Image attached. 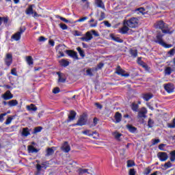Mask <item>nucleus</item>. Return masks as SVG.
<instances>
[{
    "label": "nucleus",
    "instance_id": "nucleus-1",
    "mask_svg": "<svg viewBox=\"0 0 175 175\" xmlns=\"http://www.w3.org/2000/svg\"><path fill=\"white\" fill-rule=\"evenodd\" d=\"M165 33H162V31H157V36H156V40H154L155 43H158V44H160V46H162L163 47H165V49H170L172 47V44H167L166 42L163 41V36Z\"/></svg>",
    "mask_w": 175,
    "mask_h": 175
},
{
    "label": "nucleus",
    "instance_id": "nucleus-2",
    "mask_svg": "<svg viewBox=\"0 0 175 175\" xmlns=\"http://www.w3.org/2000/svg\"><path fill=\"white\" fill-rule=\"evenodd\" d=\"M123 25H127L129 28H137V27H139V18L136 17H132L128 20H124Z\"/></svg>",
    "mask_w": 175,
    "mask_h": 175
},
{
    "label": "nucleus",
    "instance_id": "nucleus-3",
    "mask_svg": "<svg viewBox=\"0 0 175 175\" xmlns=\"http://www.w3.org/2000/svg\"><path fill=\"white\" fill-rule=\"evenodd\" d=\"M154 27L157 29H161L162 33H170V29H169L167 25L163 21L157 22Z\"/></svg>",
    "mask_w": 175,
    "mask_h": 175
},
{
    "label": "nucleus",
    "instance_id": "nucleus-4",
    "mask_svg": "<svg viewBox=\"0 0 175 175\" xmlns=\"http://www.w3.org/2000/svg\"><path fill=\"white\" fill-rule=\"evenodd\" d=\"M87 124V119H85V116L81 115L80 116L76 124H72V126H83Z\"/></svg>",
    "mask_w": 175,
    "mask_h": 175
},
{
    "label": "nucleus",
    "instance_id": "nucleus-5",
    "mask_svg": "<svg viewBox=\"0 0 175 175\" xmlns=\"http://www.w3.org/2000/svg\"><path fill=\"white\" fill-rule=\"evenodd\" d=\"M4 62L8 68L13 64V55L12 53H7L4 59Z\"/></svg>",
    "mask_w": 175,
    "mask_h": 175
},
{
    "label": "nucleus",
    "instance_id": "nucleus-6",
    "mask_svg": "<svg viewBox=\"0 0 175 175\" xmlns=\"http://www.w3.org/2000/svg\"><path fill=\"white\" fill-rule=\"evenodd\" d=\"M116 73L122 77H129V73H126V71L122 70L120 66H117Z\"/></svg>",
    "mask_w": 175,
    "mask_h": 175
},
{
    "label": "nucleus",
    "instance_id": "nucleus-7",
    "mask_svg": "<svg viewBox=\"0 0 175 175\" xmlns=\"http://www.w3.org/2000/svg\"><path fill=\"white\" fill-rule=\"evenodd\" d=\"M157 157L159 158V161H161V162H166L169 158V156L167 155V152H159L157 153Z\"/></svg>",
    "mask_w": 175,
    "mask_h": 175
},
{
    "label": "nucleus",
    "instance_id": "nucleus-8",
    "mask_svg": "<svg viewBox=\"0 0 175 175\" xmlns=\"http://www.w3.org/2000/svg\"><path fill=\"white\" fill-rule=\"evenodd\" d=\"M164 90H165L168 94H172V92H174V85H173V83H167L164 85Z\"/></svg>",
    "mask_w": 175,
    "mask_h": 175
},
{
    "label": "nucleus",
    "instance_id": "nucleus-9",
    "mask_svg": "<svg viewBox=\"0 0 175 175\" xmlns=\"http://www.w3.org/2000/svg\"><path fill=\"white\" fill-rule=\"evenodd\" d=\"M60 149L62 150V151H64V152H69V151H70V145H69V142H64Z\"/></svg>",
    "mask_w": 175,
    "mask_h": 175
},
{
    "label": "nucleus",
    "instance_id": "nucleus-10",
    "mask_svg": "<svg viewBox=\"0 0 175 175\" xmlns=\"http://www.w3.org/2000/svg\"><path fill=\"white\" fill-rule=\"evenodd\" d=\"M66 53L71 58H73L74 59H79V55H77V52L73 50H66Z\"/></svg>",
    "mask_w": 175,
    "mask_h": 175
},
{
    "label": "nucleus",
    "instance_id": "nucleus-11",
    "mask_svg": "<svg viewBox=\"0 0 175 175\" xmlns=\"http://www.w3.org/2000/svg\"><path fill=\"white\" fill-rule=\"evenodd\" d=\"M2 98L4 100H10V99H13V94L10 92V90H7L2 95Z\"/></svg>",
    "mask_w": 175,
    "mask_h": 175
},
{
    "label": "nucleus",
    "instance_id": "nucleus-12",
    "mask_svg": "<svg viewBox=\"0 0 175 175\" xmlns=\"http://www.w3.org/2000/svg\"><path fill=\"white\" fill-rule=\"evenodd\" d=\"M142 98L144 100H146V102H148L150 99H152V98H154V94L152 93H144L142 94Z\"/></svg>",
    "mask_w": 175,
    "mask_h": 175
},
{
    "label": "nucleus",
    "instance_id": "nucleus-13",
    "mask_svg": "<svg viewBox=\"0 0 175 175\" xmlns=\"http://www.w3.org/2000/svg\"><path fill=\"white\" fill-rule=\"evenodd\" d=\"M92 34L90 31H87L85 33V37L81 38V40L83 42H90L92 39Z\"/></svg>",
    "mask_w": 175,
    "mask_h": 175
},
{
    "label": "nucleus",
    "instance_id": "nucleus-14",
    "mask_svg": "<svg viewBox=\"0 0 175 175\" xmlns=\"http://www.w3.org/2000/svg\"><path fill=\"white\" fill-rule=\"evenodd\" d=\"M94 3L97 8H100V9L105 10L106 7L105 6V3H103V0H94Z\"/></svg>",
    "mask_w": 175,
    "mask_h": 175
},
{
    "label": "nucleus",
    "instance_id": "nucleus-15",
    "mask_svg": "<svg viewBox=\"0 0 175 175\" xmlns=\"http://www.w3.org/2000/svg\"><path fill=\"white\" fill-rule=\"evenodd\" d=\"M126 128H127L129 132H130V133H137V128H136L135 126H133L132 124H127L126 126Z\"/></svg>",
    "mask_w": 175,
    "mask_h": 175
},
{
    "label": "nucleus",
    "instance_id": "nucleus-16",
    "mask_svg": "<svg viewBox=\"0 0 175 175\" xmlns=\"http://www.w3.org/2000/svg\"><path fill=\"white\" fill-rule=\"evenodd\" d=\"M76 111L74 110H71L70 111V115L68 116V120H67V122H70V121H73L76 118L77 116Z\"/></svg>",
    "mask_w": 175,
    "mask_h": 175
},
{
    "label": "nucleus",
    "instance_id": "nucleus-17",
    "mask_svg": "<svg viewBox=\"0 0 175 175\" xmlns=\"http://www.w3.org/2000/svg\"><path fill=\"white\" fill-rule=\"evenodd\" d=\"M124 26L119 29L120 33H122V35H126V33H128V31H129V27H128L127 25H123Z\"/></svg>",
    "mask_w": 175,
    "mask_h": 175
},
{
    "label": "nucleus",
    "instance_id": "nucleus-18",
    "mask_svg": "<svg viewBox=\"0 0 175 175\" xmlns=\"http://www.w3.org/2000/svg\"><path fill=\"white\" fill-rule=\"evenodd\" d=\"M110 38L114 42L117 43H124V40L121 39L120 37L115 36L113 33L110 35Z\"/></svg>",
    "mask_w": 175,
    "mask_h": 175
},
{
    "label": "nucleus",
    "instance_id": "nucleus-19",
    "mask_svg": "<svg viewBox=\"0 0 175 175\" xmlns=\"http://www.w3.org/2000/svg\"><path fill=\"white\" fill-rule=\"evenodd\" d=\"M137 63L140 66H142V68H144V69L148 68V66L147 65V64H146V62H144L143 60H142V57L137 58Z\"/></svg>",
    "mask_w": 175,
    "mask_h": 175
},
{
    "label": "nucleus",
    "instance_id": "nucleus-20",
    "mask_svg": "<svg viewBox=\"0 0 175 175\" xmlns=\"http://www.w3.org/2000/svg\"><path fill=\"white\" fill-rule=\"evenodd\" d=\"M27 150L29 154H33V152H39V150L35 148V146L30 145L27 146Z\"/></svg>",
    "mask_w": 175,
    "mask_h": 175
},
{
    "label": "nucleus",
    "instance_id": "nucleus-21",
    "mask_svg": "<svg viewBox=\"0 0 175 175\" xmlns=\"http://www.w3.org/2000/svg\"><path fill=\"white\" fill-rule=\"evenodd\" d=\"M115 120L116 124H118V122H121V120H122V115L120 112H116L115 114Z\"/></svg>",
    "mask_w": 175,
    "mask_h": 175
},
{
    "label": "nucleus",
    "instance_id": "nucleus-22",
    "mask_svg": "<svg viewBox=\"0 0 175 175\" xmlns=\"http://www.w3.org/2000/svg\"><path fill=\"white\" fill-rule=\"evenodd\" d=\"M57 75H58V83H65L66 81V78L62 77L64 76V74L61 73L60 72H57Z\"/></svg>",
    "mask_w": 175,
    "mask_h": 175
},
{
    "label": "nucleus",
    "instance_id": "nucleus-23",
    "mask_svg": "<svg viewBox=\"0 0 175 175\" xmlns=\"http://www.w3.org/2000/svg\"><path fill=\"white\" fill-rule=\"evenodd\" d=\"M60 66H64V68H66V66H69V62L65 59H62L59 61Z\"/></svg>",
    "mask_w": 175,
    "mask_h": 175
},
{
    "label": "nucleus",
    "instance_id": "nucleus-24",
    "mask_svg": "<svg viewBox=\"0 0 175 175\" xmlns=\"http://www.w3.org/2000/svg\"><path fill=\"white\" fill-rule=\"evenodd\" d=\"M22 135L23 136H25V137H27V136H29V135H31V133L29 132V129L28 127L23 128Z\"/></svg>",
    "mask_w": 175,
    "mask_h": 175
},
{
    "label": "nucleus",
    "instance_id": "nucleus-25",
    "mask_svg": "<svg viewBox=\"0 0 175 175\" xmlns=\"http://www.w3.org/2000/svg\"><path fill=\"white\" fill-rule=\"evenodd\" d=\"M8 105L10 107H14V106L18 105V101H17V100H11L8 102Z\"/></svg>",
    "mask_w": 175,
    "mask_h": 175
},
{
    "label": "nucleus",
    "instance_id": "nucleus-26",
    "mask_svg": "<svg viewBox=\"0 0 175 175\" xmlns=\"http://www.w3.org/2000/svg\"><path fill=\"white\" fill-rule=\"evenodd\" d=\"M11 39H14L16 42H18V40L21 39V36L20 35V33L16 32L15 34L12 36Z\"/></svg>",
    "mask_w": 175,
    "mask_h": 175
},
{
    "label": "nucleus",
    "instance_id": "nucleus-27",
    "mask_svg": "<svg viewBox=\"0 0 175 175\" xmlns=\"http://www.w3.org/2000/svg\"><path fill=\"white\" fill-rule=\"evenodd\" d=\"M77 173L79 175L85 174V173H88V174H90V172H88V169H83V168H79L77 170Z\"/></svg>",
    "mask_w": 175,
    "mask_h": 175
},
{
    "label": "nucleus",
    "instance_id": "nucleus-28",
    "mask_svg": "<svg viewBox=\"0 0 175 175\" xmlns=\"http://www.w3.org/2000/svg\"><path fill=\"white\" fill-rule=\"evenodd\" d=\"M54 148H55V147L48 148L46 149V157H50V156L53 155L54 154Z\"/></svg>",
    "mask_w": 175,
    "mask_h": 175
},
{
    "label": "nucleus",
    "instance_id": "nucleus-29",
    "mask_svg": "<svg viewBox=\"0 0 175 175\" xmlns=\"http://www.w3.org/2000/svg\"><path fill=\"white\" fill-rule=\"evenodd\" d=\"M27 110H29V111H36V110H38V107H36L35 105H33V104L27 105Z\"/></svg>",
    "mask_w": 175,
    "mask_h": 175
},
{
    "label": "nucleus",
    "instance_id": "nucleus-30",
    "mask_svg": "<svg viewBox=\"0 0 175 175\" xmlns=\"http://www.w3.org/2000/svg\"><path fill=\"white\" fill-rule=\"evenodd\" d=\"M25 13L27 15L33 14V8L32 5H30L29 8H27Z\"/></svg>",
    "mask_w": 175,
    "mask_h": 175
},
{
    "label": "nucleus",
    "instance_id": "nucleus-31",
    "mask_svg": "<svg viewBox=\"0 0 175 175\" xmlns=\"http://www.w3.org/2000/svg\"><path fill=\"white\" fill-rule=\"evenodd\" d=\"M2 21L4 24H8V23H9V17H1L0 16V26L2 25Z\"/></svg>",
    "mask_w": 175,
    "mask_h": 175
},
{
    "label": "nucleus",
    "instance_id": "nucleus-32",
    "mask_svg": "<svg viewBox=\"0 0 175 175\" xmlns=\"http://www.w3.org/2000/svg\"><path fill=\"white\" fill-rule=\"evenodd\" d=\"M129 53L131 54V57H133V58H136V57H137V49H131L129 50Z\"/></svg>",
    "mask_w": 175,
    "mask_h": 175
},
{
    "label": "nucleus",
    "instance_id": "nucleus-33",
    "mask_svg": "<svg viewBox=\"0 0 175 175\" xmlns=\"http://www.w3.org/2000/svg\"><path fill=\"white\" fill-rule=\"evenodd\" d=\"M131 110H133V111H138L139 110V105L136 104V103H133L131 105Z\"/></svg>",
    "mask_w": 175,
    "mask_h": 175
},
{
    "label": "nucleus",
    "instance_id": "nucleus-34",
    "mask_svg": "<svg viewBox=\"0 0 175 175\" xmlns=\"http://www.w3.org/2000/svg\"><path fill=\"white\" fill-rule=\"evenodd\" d=\"M112 135L116 140H118V142L121 141L120 137H121V136H122V134H121L118 132H114V133H112Z\"/></svg>",
    "mask_w": 175,
    "mask_h": 175
},
{
    "label": "nucleus",
    "instance_id": "nucleus-35",
    "mask_svg": "<svg viewBox=\"0 0 175 175\" xmlns=\"http://www.w3.org/2000/svg\"><path fill=\"white\" fill-rule=\"evenodd\" d=\"M170 162H175V150L170 152Z\"/></svg>",
    "mask_w": 175,
    "mask_h": 175
},
{
    "label": "nucleus",
    "instance_id": "nucleus-36",
    "mask_svg": "<svg viewBox=\"0 0 175 175\" xmlns=\"http://www.w3.org/2000/svg\"><path fill=\"white\" fill-rule=\"evenodd\" d=\"M147 111H140L138 112V118H146V114Z\"/></svg>",
    "mask_w": 175,
    "mask_h": 175
},
{
    "label": "nucleus",
    "instance_id": "nucleus-37",
    "mask_svg": "<svg viewBox=\"0 0 175 175\" xmlns=\"http://www.w3.org/2000/svg\"><path fill=\"white\" fill-rule=\"evenodd\" d=\"M42 129H43V127L42 126L35 127L33 131V135H36V133H39V132H42Z\"/></svg>",
    "mask_w": 175,
    "mask_h": 175
},
{
    "label": "nucleus",
    "instance_id": "nucleus-38",
    "mask_svg": "<svg viewBox=\"0 0 175 175\" xmlns=\"http://www.w3.org/2000/svg\"><path fill=\"white\" fill-rule=\"evenodd\" d=\"M77 50L78 51L79 55H81L82 58H84L85 57V53H84V51L82 50L80 46H78L77 48Z\"/></svg>",
    "mask_w": 175,
    "mask_h": 175
},
{
    "label": "nucleus",
    "instance_id": "nucleus-39",
    "mask_svg": "<svg viewBox=\"0 0 175 175\" xmlns=\"http://www.w3.org/2000/svg\"><path fill=\"white\" fill-rule=\"evenodd\" d=\"M165 75H167V76H170V75H172V72H173V70H172L171 67H167L165 69Z\"/></svg>",
    "mask_w": 175,
    "mask_h": 175
},
{
    "label": "nucleus",
    "instance_id": "nucleus-40",
    "mask_svg": "<svg viewBox=\"0 0 175 175\" xmlns=\"http://www.w3.org/2000/svg\"><path fill=\"white\" fill-rule=\"evenodd\" d=\"M27 62L29 66L33 65V59H32V56H28L27 57Z\"/></svg>",
    "mask_w": 175,
    "mask_h": 175
},
{
    "label": "nucleus",
    "instance_id": "nucleus-41",
    "mask_svg": "<svg viewBox=\"0 0 175 175\" xmlns=\"http://www.w3.org/2000/svg\"><path fill=\"white\" fill-rule=\"evenodd\" d=\"M138 12H139V13H141V14H147V13H148V11L146 12V9L144 8H139L137 9Z\"/></svg>",
    "mask_w": 175,
    "mask_h": 175
},
{
    "label": "nucleus",
    "instance_id": "nucleus-42",
    "mask_svg": "<svg viewBox=\"0 0 175 175\" xmlns=\"http://www.w3.org/2000/svg\"><path fill=\"white\" fill-rule=\"evenodd\" d=\"M154 122L152 120V119L149 118L148 121V128H152L154 126Z\"/></svg>",
    "mask_w": 175,
    "mask_h": 175
},
{
    "label": "nucleus",
    "instance_id": "nucleus-43",
    "mask_svg": "<svg viewBox=\"0 0 175 175\" xmlns=\"http://www.w3.org/2000/svg\"><path fill=\"white\" fill-rule=\"evenodd\" d=\"M135 161L132 160L127 161V167H132L133 166H135Z\"/></svg>",
    "mask_w": 175,
    "mask_h": 175
},
{
    "label": "nucleus",
    "instance_id": "nucleus-44",
    "mask_svg": "<svg viewBox=\"0 0 175 175\" xmlns=\"http://www.w3.org/2000/svg\"><path fill=\"white\" fill-rule=\"evenodd\" d=\"M41 166L42 167V169H46L50 166V163L49 161H44L41 163Z\"/></svg>",
    "mask_w": 175,
    "mask_h": 175
},
{
    "label": "nucleus",
    "instance_id": "nucleus-45",
    "mask_svg": "<svg viewBox=\"0 0 175 175\" xmlns=\"http://www.w3.org/2000/svg\"><path fill=\"white\" fill-rule=\"evenodd\" d=\"M167 127L171 128V129H174L175 128V118L172 120V123H168L167 124Z\"/></svg>",
    "mask_w": 175,
    "mask_h": 175
},
{
    "label": "nucleus",
    "instance_id": "nucleus-46",
    "mask_svg": "<svg viewBox=\"0 0 175 175\" xmlns=\"http://www.w3.org/2000/svg\"><path fill=\"white\" fill-rule=\"evenodd\" d=\"M92 70H94V69L92 68H89L86 70L87 75L90 76V77H92V76H94V74H92Z\"/></svg>",
    "mask_w": 175,
    "mask_h": 175
},
{
    "label": "nucleus",
    "instance_id": "nucleus-47",
    "mask_svg": "<svg viewBox=\"0 0 175 175\" xmlns=\"http://www.w3.org/2000/svg\"><path fill=\"white\" fill-rule=\"evenodd\" d=\"M83 135H85V136H92L91 130H85L82 131Z\"/></svg>",
    "mask_w": 175,
    "mask_h": 175
},
{
    "label": "nucleus",
    "instance_id": "nucleus-48",
    "mask_svg": "<svg viewBox=\"0 0 175 175\" xmlns=\"http://www.w3.org/2000/svg\"><path fill=\"white\" fill-rule=\"evenodd\" d=\"M172 162L170 161H167L164 164L165 169H170V167H172Z\"/></svg>",
    "mask_w": 175,
    "mask_h": 175
},
{
    "label": "nucleus",
    "instance_id": "nucleus-49",
    "mask_svg": "<svg viewBox=\"0 0 175 175\" xmlns=\"http://www.w3.org/2000/svg\"><path fill=\"white\" fill-rule=\"evenodd\" d=\"M12 120H13V117L12 116L8 117L5 122V125H9V124H10Z\"/></svg>",
    "mask_w": 175,
    "mask_h": 175
},
{
    "label": "nucleus",
    "instance_id": "nucleus-50",
    "mask_svg": "<svg viewBox=\"0 0 175 175\" xmlns=\"http://www.w3.org/2000/svg\"><path fill=\"white\" fill-rule=\"evenodd\" d=\"M150 173H151V168H150V167H148L145 169L144 174L148 175L150 174Z\"/></svg>",
    "mask_w": 175,
    "mask_h": 175
},
{
    "label": "nucleus",
    "instance_id": "nucleus-51",
    "mask_svg": "<svg viewBox=\"0 0 175 175\" xmlns=\"http://www.w3.org/2000/svg\"><path fill=\"white\" fill-rule=\"evenodd\" d=\"M105 18H106V14H105V12H101L100 16V18L98 19V21H103V20H105Z\"/></svg>",
    "mask_w": 175,
    "mask_h": 175
},
{
    "label": "nucleus",
    "instance_id": "nucleus-52",
    "mask_svg": "<svg viewBox=\"0 0 175 175\" xmlns=\"http://www.w3.org/2000/svg\"><path fill=\"white\" fill-rule=\"evenodd\" d=\"M59 27L60 28H62V29H63V31L68 29V25H66V24L65 23H60Z\"/></svg>",
    "mask_w": 175,
    "mask_h": 175
},
{
    "label": "nucleus",
    "instance_id": "nucleus-53",
    "mask_svg": "<svg viewBox=\"0 0 175 175\" xmlns=\"http://www.w3.org/2000/svg\"><path fill=\"white\" fill-rule=\"evenodd\" d=\"M85 20H88V16H84L83 18H81L77 21V23H83V21H85Z\"/></svg>",
    "mask_w": 175,
    "mask_h": 175
},
{
    "label": "nucleus",
    "instance_id": "nucleus-54",
    "mask_svg": "<svg viewBox=\"0 0 175 175\" xmlns=\"http://www.w3.org/2000/svg\"><path fill=\"white\" fill-rule=\"evenodd\" d=\"M105 66V64L100 62L97 65V68H95V70H98V69H102Z\"/></svg>",
    "mask_w": 175,
    "mask_h": 175
},
{
    "label": "nucleus",
    "instance_id": "nucleus-55",
    "mask_svg": "<svg viewBox=\"0 0 175 175\" xmlns=\"http://www.w3.org/2000/svg\"><path fill=\"white\" fill-rule=\"evenodd\" d=\"M94 135H96V136H94ZM92 136H94V137H93V139H98V137H99V133H98V132H96V131H93V132L92 133Z\"/></svg>",
    "mask_w": 175,
    "mask_h": 175
},
{
    "label": "nucleus",
    "instance_id": "nucleus-56",
    "mask_svg": "<svg viewBox=\"0 0 175 175\" xmlns=\"http://www.w3.org/2000/svg\"><path fill=\"white\" fill-rule=\"evenodd\" d=\"M11 75H12V76H17V69H16V68L11 70Z\"/></svg>",
    "mask_w": 175,
    "mask_h": 175
},
{
    "label": "nucleus",
    "instance_id": "nucleus-57",
    "mask_svg": "<svg viewBox=\"0 0 175 175\" xmlns=\"http://www.w3.org/2000/svg\"><path fill=\"white\" fill-rule=\"evenodd\" d=\"M152 146H155V144H158V143H160L161 140H159V139H152Z\"/></svg>",
    "mask_w": 175,
    "mask_h": 175
},
{
    "label": "nucleus",
    "instance_id": "nucleus-58",
    "mask_svg": "<svg viewBox=\"0 0 175 175\" xmlns=\"http://www.w3.org/2000/svg\"><path fill=\"white\" fill-rule=\"evenodd\" d=\"M166 144H161L160 145H159V150H160L161 151H165V147Z\"/></svg>",
    "mask_w": 175,
    "mask_h": 175
},
{
    "label": "nucleus",
    "instance_id": "nucleus-59",
    "mask_svg": "<svg viewBox=\"0 0 175 175\" xmlns=\"http://www.w3.org/2000/svg\"><path fill=\"white\" fill-rule=\"evenodd\" d=\"M129 175H136V171L135 170V168L130 169Z\"/></svg>",
    "mask_w": 175,
    "mask_h": 175
},
{
    "label": "nucleus",
    "instance_id": "nucleus-60",
    "mask_svg": "<svg viewBox=\"0 0 175 175\" xmlns=\"http://www.w3.org/2000/svg\"><path fill=\"white\" fill-rule=\"evenodd\" d=\"M6 114H8V113H3L0 114V122H2L3 121H4L5 118L3 117H5Z\"/></svg>",
    "mask_w": 175,
    "mask_h": 175
},
{
    "label": "nucleus",
    "instance_id": "nucleus-61",
    "mask_svg": "<svg viewBox=\"0 0 175 175\" xmlns=\"http://www.w3.org/2000/svg\"><path fill=\"white\" fill-rule=\"evenodd\" d=\"M61 90H59V88H55L53 90V94H59Z\"/></svg>",
    "mask_w": 175,
    "mask_h": 175
},
{
    "label": "nucleus",
    "instance_id": "nucleus-62",
    "mask_svg": "<svg viewBox=\"0 0 175 175\" xmlns=\"http://www.w3.org/2000/svg\"><path fill=\"white\" fill-rule=\"evenodd\" d=\"M94 105H96V107H97V109H99L100 110H102V109H103V105L99 104V103H95Z\"/></svg>",
    "mask_w": 175,
    "mask_h": 175
},
{
    "label": "nucleus",
    "instance_id": "nucleus-63",
    "mask_svg": "<svg viewBox=\"0 0 175 175\" xmlns=\"http://www.w3.org/2000/svg\"><path fill=\"white\" fill-rule=\"evenodd\" d=\"M36 169H37L38 172H40V170H42V169H43V167H42V165L37 164Z\"/></svg>",
    "mask_w": 175,
    "mask_h": 175
},
{
    "label": "nucleus",
    "instance_id": "nucleus-64",
    "mask_svg": "<svg viewBox=\"0 0 175 175\" xmlns=\"http://www.w3.org/2000/svg\"><path fill=\"white\" fill-rule=\"evenodd\" d=\"M75 36H81V32L76 30L74 33Z\"/></svg>",
    "mask_w": 175,
    "mask_h": 175
}]
</instances>
